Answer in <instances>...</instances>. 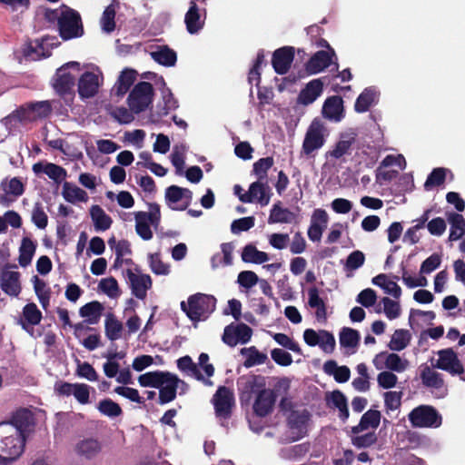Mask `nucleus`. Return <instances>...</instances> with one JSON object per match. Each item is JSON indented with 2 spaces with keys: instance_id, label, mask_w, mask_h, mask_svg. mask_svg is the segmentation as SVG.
I'll use <instances>...</instances> for the list:
<instances>
[{
  "instance_id": "nucleus-50",
  "label": "nucleus",
  "mask_w": 465,
  "mask_h": 465,
  "mask_svg": "<svg viewBox=\"0 0 465 465\" xmlns=\"http://www.w3.org/2000/svg\"><path fill=\"white\" fill-rule=\"evenodd\" d=\"M378 98V93L375 89H365L357 98L355 103V110L359 113H364L374 104Z\"/></svg>"
},
{
  "instance_id": "nucleus-7",
  "label": "nucleus",
  "mask_w": 465,
  "mask_h": 465,
  "mask_svg": "<svg viewBox=\"0 0 465 465\" xmlns=\"http://www.w3.org/2000/svg\"><path fill=\"white\" fill-rule=\"evenodd\" d=\"M310 413L305 409L292 411L288 416L286 440L296 441L303 438L309 428Z\"/></svg>"
},
{
  "instance_id": "nucleus-33",
  "label": "nucleus",
  "mask_w": 465,
  "mask_h": 465,
  "mask_svg": "<svg viewBox=\"0 0 465 465\" xmlns=\"http://www.w3.org/2000/svg\"><path fill=\"white\" fill-rule=\"evenodd\" d=\"M102 450L101 443L95 439H84L80 440L74 446V451L80 457L84 459H93Z\"/></svg>"
},
{
  "instance_id": "nucleus-28",
  "label": "nucleus",
  "mask_w": 465,
  "mask_h": 465,
  "mask_svg": "<svg viewBox=\"0 0 465 465\" xmlns=\"http://www.w3.org/2000/svg\"><path fill=\"white\" fill-rule=\"evenodd\" d=\"M60 13L58 29H84L80 14L64 5Z\"/></svg>"
},
{
  "instance_id": "nucleus-51",
  "label": "nucleus",
  "mask_w": 465,
  "mask_h": 465,
  "mask_svg": "<svg viewBox=\"0 0 465 465\" xmlns=\"http://www.w3.org/2000/svg\"><path fill=\"white\" fill-rule=\"evenodd\" d=\"M242 259L245 262L262 264L269 261L268 253L259 251L252 244L246 245L242 252Z\"/></svg>"
},
{
  "instance_id": "nucleus-2",
  "label": "nucleus",
  "mask_w": 465,
  "mask_h": 465,
  "mask_svg": "<svg viewBox=\"0 0 465 465\" xmlns=\"http://www.w3.org/2000/svg\"><path fill=\"white\" fill-rule=\"evenodd\" d=\"M142 387H152L159 390V403L165 404L173 401L180 389L182 392L187 390V384L175 374L169 371H148L138 377Z\"/></svg>"
},
{
  "instance_id": "nucleus-57",
  "label": "nucleus",
  "mask_w": 465,
  "mask_h": 465,
  "mask_svg": "<svg viewBox=\"0 0 465 465\" xmlns=\"http://www.w3.org/2000/svg\"><path fill=\"white\" fill-rule=\"evenodd\" d=\"M420 378L422 383L428 387L440 389L443 386L441 375L430 367L425 366L421 370Z\"/></svg>"
},
{
  "instance_id": "nucleus-58",
  "label": "nucleus",
  "mask_w": 465,
  "mask_h": 465,
  "mask_svg": "<svg viewBox=\"0 0 465 465\" xmlns=\"http://www.w3.org/2000/svg\"><path fill=\"white\" fill-rule=\"evenodd\" d=\"M118 5V2L114 0L105 7L100 19L101 29H115L116 7Z\"/></svg>"
},
{
  "instance_id": "nucleus-38",
  "label": "nucleus",
  "mask_w": 465,
  "mask_h": 465,
  "mask_svg": "<svg viewBox=\"0 0 465 465\" xmlns=\"http://www.w3.org/2000/svg\"><path fill=\"white\" fill-rule=\"evenodd\" d=\"M161 93L162 97L156 105V113L158 116H164L171 111L175 110L178 107V103L170 89L165 86V83L163 81Z\"/></svg>"
},
{
  "instance_id": "nucleus-1",
  "label": "nucleus",
  "mask_w": 465,
  "mask_h": 465,
  "mask_svg": "<svg viewBox=\"0 0 465 465\" xmlns=\"http://www.w3.org/2000/svg\"><path fill=\"white\" fill-rule=\"evenodd\" d=\"M30 426V414L17 412L11 421L0 423V464L8 465L24 452Z\"/></svg>"
},
{
  "instance_id": "nucleus-9",
  "label": "nucleus",
  "mask_w": 465,
  "mask_h": 465,
  "mask_svg": "<svg viewBox=\"0 0 465 465\" xmlns=\"http://www.w3.org/2000/svg\"><path fill=\"white\" fill-rule=\"evenodd\" d=\"M79 72L81 70L78 62H69L57 69L53 78V87L59 94H70L75 84V74H71L70 70Z\"/></svg>"
},
{
  "instance_id": "nucleus-46",
  "label": "nucleus",
  "mask_w": 465,
  "mask_h": 465,
  "mask_svg": "<svg viewBox=\"0 0 465 465\" xmlns=\"http://www.w3.org/2000/svg\"><path fill=\"white\" fill-rule=\"evenodd\" d=\"M232 251L233 246L231 243H223L221 245V252L213 254L211 259L213 269L231 265L232 262Z\"/></svg>"
},
{
  "instance_id": "nucleus-14",
  "label": "nucleus",
  "mask_w": 465,
  "mask_h": 465,
  "mask_svg": "<svg viewBox=\"0 0 465 465\" xmlns=\"http://www.w3.org/2000/svg\"><path fill=\"white\" fill-rule=\"evenodd\" d=\"M432 366L450 372L452 375L461 374L463 366L452 349H443L436 352Z\"/></svg>"
},
{
  "instance_id": "nucleus-8",
  "label": "nucleus",
  "mask_w": 465,
  "mask_h": 465,
  "mask_svg": "<svg viewBox=\"0 0 465 465\" xmlns=\"http://www.w3.org/2000/svg\"><path fill=\"white\" fill-rule=\"evenodd\" d=\"M87 68L79 78L78 93L82 98H90L95 95L103 84L104 76L102 71L95 65H85Z\"/></svg>"
},
{
  "instance_id": "nucleus-19",
  "label": "nucleus",
  "mask_w": 465,
  "mask_h": 465,
  "mask_svg": "<svg viewBox=\"0 0 465 465\" xmlns=\"http://www.w3.org/2000/svg\"><path fill=\"white\" fill-rule=\"evenodd\" d=\"M51 111L52 106L49 101H40L21 107L16 114L20 121L31 122L48 116Z\"/></svg>"
},
{
  "instance_id": "nucleus-52",
  "label": "nucleus",
  "mask_w": 465,
  "mask_h": 465,
  "mask_svg": "<svg viewBox=\"0 0 465 465\" xmlns=\"http://www.w3.org/2000/svg\"><path fill=\"white\" fill-rule=\"evenodd\" d=\"M329 406L335 407L340 411V417L346 420L349 417L347 401L345 396L339 391L330 392L326 396Z\"/></svg>"
},
{
  "instance_id": "nucleus-20",
  "label": "nucleus",
  "mask_w": 465,
  "mask_h": 465,
  "mask_svg": "<svg viewBox=\"0 0 465 465\" xmlns=\"http://www.w3.org/2000/svg\"><path fill=\"white\" fill-rule=\"evenodd\" d=\"M213 403L216 415L226 418L230 415L234 404L233 393L226 387H220L213 395Z\"/></svg>"
},
{
  "instance_id": "nucleus-32",
  "label": "nucleus",
  "mask_w": 465,
  "mask_h": 465,
  "mask_svg": "<svg viewBox=\"0 0 465 465\" xmlns=\"http://www.w3.org/2000/svg\"><path fill=\"white\" fill-rule=\"evenodd\" d=\"M177 367L185 375L201 381L207 386L213 385V382L210 380L205 379V377L202 374L201 371L199 370L198 365L194 363L189 356L180 358L177 361Z\"/></svg>"
},
{
  "instance_id": "nucleus-17",
  "label": "nucleus",
  "mask_w": 465,
  "mask_h": 465,
  "mask_svg": "<svg viewBox=\"0 0 465 465\" xmlns=\"http://www.w3.org/2000/svg\"><path fill=\"white\" fill-rule=\"evenodd\" d=\"M165 201L167 205L173 210H184L191 203L192 192L185 188L172 185L166 189Z\"/></svg>"
},
{
  "instance_id": "nucleus-24",
  "label": "nucleus",
  "mask_w": 465,
  "mask_h": 465,
  "mask_svg": "<svg viewBox=\"0 0 465 465\" xmlns=\"http://www.w3.org/2000/svg\"><path fill=\"white\" fill-rule=\"evenodd\" d=\"M1 289L10 296H17L21 292L20 273L5 269L1 274Z\"/></svg>"
},
{
  "instance_id": "nucleus-40",
  "label": "nucleus",
  "mask_w": 465,
  "mask_h": 465,
  "mask_svg": "<svg viewBox=\"0 0 465 465\" xmlns=\"http://www.w3.org/2000/svg\"><path fill=\"white\" fill-rule=\"evenodd\" d=\"M103 311V304L94 301L82 306L79 310V314L88 324H96L100 321Z\"/></svg>"
},
{
  "instance_id": "nucleus-60",
  "label": "nucleus",
  "mask_w": 465,
  "mask_h": 465,
  "mask_svg": "<svg viewBox=\"0 0 465 465\" xmlns=\"http://www.w3.org/2000/svg\"><path fill=\"white\" fill-rule=\"evenodd\" d=\"M187 148L184 144H177L173 146L171 154V162L176 168V173L182 174L184 168V158Z\"/></svg>"
},
{
  "instance_id": "nucleus-26",
  "label": "nucleus",
  "mask_w": 465,
  "mask_h": 465,
  "mask_svg": "<svg viewBox=\"0 0 465 465\" xmlns=\"http://www.w3.org/2000/svg\"><path fill=\"white\" fill-rule=\"evenodd\" d=\"M293 48L282 47L276 50L272 56V66L276 73L283 74L289 70L293 60Z\"/></svg>"
},
{
  "instance_id": "nucleus-56",
  "label": "nucleus",
  "mask_w": 465,
  "mask_h": 465,
  "mask_svg": "<svg viewBox=\"0 0 465 465\" xmlns=\"http://www.w3.org/2000/svg\"><path fill=\"white\" fill-rule=\"evenodd\" d=\"M42 319V312L38 310L35 303H28L23 309L22 326L27 329L28 325H37Z\"/></svg>"
},
{
  "instance_id": "nucleus-59",
  "label": "nucleus",
  "mask_w": 465,
  "mask_h": 465,
  "mask_svg": "<svg viewBox=\"0 0 465 465\" xmlns=\"http://www.w3.org/2000/svg\"><path fill=\"white\" fill-rule=\"evenodd\" d=\"M98 289L111 299H116L121 295L117 281L114 277H106L100 281Z\"/></svg>"
},
{
  "instance_id": "nucleus-21",
  "label": "nucleus",
  "mask_w": 465,
  "mask_h": 465,
  "mask_svg": "<svg viewBox=\"0 0 465 465\" xmlns=\"http://www.w3.org/2000/svg\"><path fill=\"white\" fill-rule=\"evenodd\" d=\"M321 45L328 47V50L317 52L307 63L306 70L312 74H318L328 67L331 64L332 56L335 55L334 51L325 40H322Z\"/></svg>"
},
{
  "instance_id": "nucleus-49",
  "label": "nucleus",
  "mask_w": 465,
  "mask_h": 465,
  "mask_svg": "<svg viewBox=\"0 0 465 465\" xmlns=\"http://www.w3.org/2000/svg\"><path fill=\"white\" fill-rule=\"evenodd\" d=\"M448 221L450 223V241H457L465 233V221L461 214L449 213Z\"/></svg>"
},
{
  "instance_id": "nucleus-30",
  "label": "nucleus",
  "mask_w": 465,
  "mask_h": 465,
  "mask_svg": "<svg viewBox=\"0 0 465 465\" xmlns=\"http://www.w3.org/2000/svg\"><path fill=\"white\" fill-rule=\"evenodd\" d=\"M61 193L63 198L72 204L87 203L89 200L88 194L84 190L69 182L63 183Z\"/></svg>"
},
{
  "instance_id": "nucleus-36",
  "label": "nucleus",
  "mask_w": 465,
  "mask_h": 465,
  "mask_svg": "<svg viewBox=\"0 0 465 465\" xmlns=\"http://www.w3.org/2000/svg\"><path fill=\"white\" fill-rule=\"evenodd\" d=\"M136 77L137 73L135 70L130 68L123 70L114 86L115 94L119 97H123L134 83Z\"/></svg>"
},
{
  "instance_id": "nucleus-27",
  "label": "nucleus",
  "mask_w": 465,
  "mask_h": 465,
  "mask_svg": "<svg viewBox=\"0 0 465 465\" xmlns=\"http://www.w3.org/2000/svg\"><path fill=\"white\" fill-rule=\"evenodd\" d=\"M322 115L331 122H340L344 116L342 99L339 96L326 99L322 106Z\"/></svg>"
},
{
  "instance_id": "nucleus-15",
  "label": "nucleus",
  "mask_w": 465,
  "mask_h": 465,
  "mask_svg": "<svg viewBox=\"0 0 465 465\" xmlns=\"http://www.w3.org/2000/svg\"><path fill=\"white\" fill-rule=\"evenodd\" d=\"M303 340L309 346H319L326 353H331L336 345L333 334L326 330L306 329L303 331Z\"/></svg>"
},
{
  "instance_id": "nucleus-42",
  "label": "nucleus",
  "mask_w": 465,
  "mask_h": 465,
  "mask_svg": "<svg viewBox=\"0 0 465 465\" xmlns=\"http://www.w3.org/2000/svg\"><path fill=\"white\" fill-rule=\"evenodd\" d=\"M371 282L374 285L381 287L385 293L395 299H399L401 295V287L386 274H379L372 278Z\"/></svg>"
},
{
  "instance_id": "nucleus-31",
  "label": "nucleus",
  "mask_w": 465,
  "mask_h": 465,
  "mask_svg": "<svg viewBox=\"0 0 465 465\" xmlns=\"http://www.w3.org/2000/svg\"><path fill=\"white\" fill-rule=\"evenodd\" d=\"M274 402L273 392L271 390H262L255 399L253 410L257 415L265 416L272 411Z\"/></svg>"
},
{
  "instance_id": "nucleus-54",
  "label": "nucleus",
  "mask_w": 465,
  "mask_h": 465,
  "mask_svg": "<svg viewBox=\"0 0 465 465\" xmlns=\"http://www.w3.org/2000/svg\"><path fill=\"white\" fill-rule=\"evenodd\" d=\"M241 354L244 357V366L247 368L262 364L267 360V355L260 352L254 346L242 348Z\"/></svg>"
},
{
  "instance_id": "nucleus-45",
  "label": "nucleus",
  "mask_w": 465,
  "mask_h": 465,
  "mask_svg": "<svg viewBox=\"0 0 465 465\" xmlns=\"http://www.w3.org/2000/svg\"><path fill=\"white\" fill-rule=\"evenodd\" d=\"M375 312L377 313L383 312L389 320H395L400 317L401 309L399 302L383 297L381 303L376 307Z\"/></svg>"
},
{
  "instance_id": "nucleus-22",
  "label": "nucleus",
  "mask_w": 465,
  "mask_h": 465,
  "mask_svg": "<svg viewBox=\"0 0 465 465\" xmlns=\"http://www.w3.org/2000/svg\"><path fill=\"white\" fill-rule=\"evenodd\" d=\"M329 223V215L323 209H315L311 217L308 237L312 242H320Z\"/></svg>"
},
{
  "instance_id": "nucleus-18",
  "label": "nucleus",
  "mask_w": 465,
  "mask_h": 465,
  "mask_svg": "<svg viewBox=\"0 0 465 465\" xmlns=\"http://www.w3.org/2000/svg\"><path fill=\"white\" fill-rule=\"evenodd\" d=\"M271 200V191L267 183L264 181H257L252 183L248 192L240 195V201L242 203L256 202L262 206H266Z\"/></svg>"
},
{
  "instance_id": "nucleus-5",
  "label": "nucleus",
  "mask_w": 465,
  "mask_h": 465,
  "mask_svg": "<svg viewBox=\"0 0 465 465\" xmlns=\"http://www.w3.org/2000/svg\"><path fill=\"white\" fill-rule=\"evenodd\" d=\"M329 133L323 123L319 119H314L309 125L302 147V153L307 156H312L320 150L325 143Z\"/></svg>"
},
{
  "instance_id": "nucleus-37",
  "label": "nucleus",
  "mask_w": 465,
  "mask_h": 465,
  "mask_svg": "<svg viewBox=\"0 0 465 465\" xmlns=\"http://www.w3.org/2000/svg\"><path fill=\"white\" fill-rule=\"evenodd\" d=\"M90 216L96 232L107 231L112 226V218L99 205L91 206Z\"/></svg>"
},
{
  "instance_id": "nucleus-43",
  "label": "nucleus",
  "mask_w": 465,
  "mask_h": 465,
  "mask_svg": "<svg viewBox=\"0 0 465 465\" xmlns=\"http://www.w3.org/2000/svg\"><path fill=\"white\" fill-rule=\"evenodd\" d=\"M204 20L201 18L200 10L195 0L190 2V7L185 14L184 23L186 29H202L204 25Z\"/></svg>"
},
{
  "instance_id": "nucleus-55",
  "label": "nucleus",
  "mask_w": 465,
  "mask_h": 465,
  "mask_svg": "<svg viewBox=\"0 0 465 465\" xmlns=\"http://www.w3.org/2000/svg\"><path fill=\"white\" fill-rule=\"evenodd\" d=\"M36 245L29 238H24L19 249V264L22 267H26L31 263L32 259L35 252Z\"/></svg>"
},
{
  "instance_id": "nucleus-47",
  "label": "nucleus",
  "mask_w": 465,
  "mask_h": 465,
  "mask_svg": "<svg viewBox=\"0 0 465 465\" xmlns=\"http://www.w3.org/2000/svg\"><path fill=\"white\" fill-rule=\"evenodd\" d=\"M294 214L287 208H282L280 203L273 204L270 215L268 218V223L270 224L273 223H290L294 219Z\"/></svg>"
},
{
  "instance_id": "nucleus-3",
  "label": "nucleus",
  "mask_w": 465,
  "mask_h": 465,
  "mask_svg": "<svg viewBox=\"0 0 465 465\" xmlns=\"http://www.w3.org/2000/svg\"><path fill=\"white\" fill-rule=\"evenodd\" d=\"M215 304L213 296L197 293L189 297L187 302H182L181 307L192 321L198 322L207 319L214 311Z\"/></svg>"
},
{
  "instance_id": "nucleus-35",
  "label": "nucleus",
  "mask_w": 465,
  "mask_h": 465,
  "mask_svg": "<svg viewBox=\"0 0 465 465\" xmlns=\"http://www.w3.org/2000/svg\"><path fill=\"white\" fill-rule=\"evenodd\" d=\"M108 244L111 249L114 251L116 255L114 264V268H120L124 263H129L131 262L129 259L124 258L131 253L130 243L127 241H116L114 237H112L109 239Z\"/></svg>"
},
{
  "instance_id": "nucleus-41",
  "label": "nucleus",
  "mask_w": 465,
  "mask_h": 465,
  "mask_svg": "<svg viewBox=\"0 0 465 465\" xmlns=\"http://www.w3.org/2000/svg\"><path fill=\"white\" fill-rule=\"evenodd\" d=\"M323 84L321 79H314L307 84L299 95V102L302 104L313 103L322 94Z\"/></svg>"
},
{
  "instance_id": "nucleus-25",
  "label": "nucleus",
  "mask_w": 465,
  "mask_h": 465,
  "mask_svg": "<svg viewBox=\"0 0 465 465\" xmlns=\"http://www.w3.org/2000/svg\"><path fill=\"white\" fill-rule=\"evenodd\" d=\"M33 172L35 174L45 173L55 183H61L67 176L65 169L52 163H36L33 165Z\"/></svg>"
},
{
  "instance_id": "nucleus-64",
  "label": "nucleus",
  "mask_w": 465,
  "mask_h": 465,
  "mask_svg": "<svg viewBox=\"0 0 465 465\" xmlns=\"http://www.w3.org/2000/svg\"><path fill=\"white\" fill-rule=\"evenodd\" d=\"M149 266L157 275H167L170 272V266L161 260L158 253L149 255Z\"/></svg>"
},
{
  "instance_id": "nucleus-16",
  "label": "nucleus",
  "mask_w": 465,
  "mask_h": 465,
  "mask_svg": "<svg viewBox=\"0 0 465 465\" xmlns=\"http://www.w3.org/2000/svg\"><path fill=\"white\" fill-rule=\"evenodd\" d=\"M252 335V330L244 323L230 324L225 327L223 341L227 345L233 347L238 343H247Z\"/></svg>"
},
{
  "instance_id": "nucleus-39",
  "label": "nucleus",
  "mask_w": 465,
  "mask_h": 465,
  "mask_svg": "<svg viewBox=\"0 0 465 465\" xmlns=\"http://www.w3.org/2000/svg\"><path fill=\"white\" fill-rule=\"evenodd\" d=\"M381 421V412L379 411L370 410L365 412L360 423L351 429L353 434H358L365 430H375Z\"/></svg>"
},
{
  "instance_id": "nucleus-11",
  "label": "nucleus",
  "mask_w": 465,
  "mask_h": 465,
  "mask_svg": "<svg viewBox=\"0 0 465 465\" xmlns=\"http://www.w3.org/2000/svg\"><path fill=\"white\" fill-rule=\"evenodd\" d=\"M124 277L136 298L143 300L146 297L147 291L152 287L150 275L143 273L137 266H134L124 272Z\"/></svg>"
},
{
  "instance_id": "nucleus-48",
  "label": "nucleus",
  "mask_w": 465,
  "mask_h": 465,
  "mask_svg": "<svg viewBox=\"0 0 465 465\" xmlns=\"http://www.w3.org/2000/svg\"><path fill=\"white\" fill-rule=\"evenodd\" d=\"M411 340V334L408 330H396L389 341L388 347L393 351H401L404 350Z\"/></svg>"
},
{
  "instance_id": "nucleus-6",
  "label": "nucleus",
  "mask_w": 465,
  "mask_h": 465,
  "mask_svg": "<svg viewBox=\"0 0 465 465\" xmlns=\"http://www.w3.org/2000/svg\"><path fill=\"white\" fill-rule=\"evenodd\" d=\"M61 44L57 35H46L41 38L31 40L23 48L24 55L31 60L48 57L51 51Z\"/></svg>"
},
{
  "instance_id": "nucleus-62",
  "label": "nucleus",
  "mask_w": 465,
  "mask_h": 465,
  "mask_svg": "<svg viewBox=\"0 0 465 465\" xmlns=\"http://www.w3.org/2000/svg\"><path fill=\"white\" fill-rule=\"evenodd\" d=\"M381 371L377 375L378 386L384 390H390L396 386L398 377L392 371L381 370Z\"/></svg>"
},
{
  "instance_id": "nucleus-44",
  "label": "nucleus",
  "mask_w": 465,
  "mask_h": 465,
  "mask_svg": "<svg viewBox=\"0 0 465 465\" xmlns=\"http://www.w3.org/2000/svg\"><path fill=\"white\" fill-rule=\"evenodd\" d=\"M151 57L158 64L164 66H173L176 63V53L168 46H158L150 53Z\"/></svg>"
},
{
  "instance_id": "nucleus-61",
  "label": "nucleus",
  "mask_w": 465,
  "mask_h": 465,
  "mask_svg": "<svg viewBox=\"0 0 465 465\" xmlns=\"http://www.w3.org/2000/svg\"><path fill=\"white\" fill-rule=\"evenodd\" d=\"M97 409L102 414L109 418L118 417L123 412L120 405L112 401L111 399H105L101 401L98 403Z\"/></svg>"
},
{
  "instance_id": "nucleus-13",
  "label": "nucleus",
  "mask_w": 465,
  "mask_h": 465,
  "mask_svg": "<svg viewBox=\"0 0 465 465\" xmlns=\"http://www.w3.org/2000/svg\"><path fill=\"white\" fill-rule=\"evenodd\" d=\"M372 364L377 370L401 373L410 367V361L394 352L381 351L374 356Z\"/></svg>"
},
{
  "instance_id": "nucleus-23",
  "label": "nucleus",
  "mask_w": 465,
  "mask_h": 465,
  "mask_svg": "<svg viewBox=\"0 0 465 465\" xmlns=\"http://www.w3.org/2000/svg\"><path fill=\"white\" fill-rule=\"evenodd\" d=\"M306 306L314 311V316L320 322L327 320V304L320 295V290L315 287H310L307 290Z\"/></svg>"
},
{
  "instance_id": "nucleus-10",
  "label": "nucleus",
  "mask_w": 465,
  "mask_h": 465,
  "mask_svg": "<svg viewBox=\"0 0 465 465\" xmlns=\"http://www.w3.org/2000/svg\"><path fill=\"white\" fill-rule=\"evenodd\" d=\"M153 89L150 83H138L131 91L127 102L132 112L139 114L149 107L153 102Z\"/></svg>"
},
{
  "instance_id": "nucleus-12",
  "label": "nucleus",
  "mask_w": 465,
  "mask_h": 465,
  "mask_svg": "<svg viewBox=\"0 0 465 465\" xmlns=\"http://www.w3.org/2000/svg\"><path fill=\"white\" fill-rule=\"evenodd\" d=\"M409 420L413 427L418 428H438L441 425V416L434 408L427 405L413 409Z\"/></svg>"
},
{
  "instance_id": "nucleus-34",
  "label": "nucleus",
  "mask_w": 465,
  "mask_h": 465,
  "mask_svg": "<svg viewBox=\"0 0 465 465\" xmlns=\"http://www.w3.org/2000/svg\"><path fill=\"white\" fill-rule=\"evenodd\" d=\"M360 342V333L358 331L349 327H344L340 332V344L344 349L345 353L353 354L356 352Z\"/></svg>"
},
{
  "instance_id": "nucleus-53",
  "label": "nucleus",
  "mask_w": 465,
  "mask_h": 465,
  "mask_svg": "<svg viewBox=\"0 0 465 465\" xmlns=\"http://www.w3.org/2000/svg\"><path fill=\"white\" fill-rule=\"evenodd\" d=\"M104 329L105 335L110 341H116L122 336L123 324L113 313L106 315Z\"/></svg>"
},
{
  "instance_id": "nucleus-63",
  "label": "nucleus",
  "mask_w": 465,
  "mask_h": 465,
  "mask_svg": "<svg viewBox=\"0 0 465 465\" xmlns=\"http://www.w3.org/2000/svg\"><path fill=\"white\" fill-rule=\"evenodd\" d=\"M273 340L282 347L292 351L293 352L302 353V350L298 342H296L292 338L289 337L284 333H273L272 334Z\"/></svg>"
},
{
  "instance_id": "nucleus-29",
  "label": "nucleus",
  "mask_w": 465,
  "mask_h": 465,
  "mask_svg": "<svg viewBox=\"0 0 465 465\" xmlns=\"http://www.w3.org/2000/svg\"><path fill=\"white\" fill-rule=\"evenodd\" d=\"M355 138L356 133L352 130L341 133L339 141L336 143L334 148L328 152V154L335 159L342 157L349 153L351 146L355 142Z\"/></svg>"
},
{
  "instance_id": "nucleus-4",
  "label": "nucleus",
  "mask_w": 465,
  "mask_h": 465,
  "mask_svg": "<svg viewBox=\"0 0 465 465\" xmlns=\"http://www.w3.org/2000/svg\"><path fill=\"white\" fill-rule=\"evenodd\" d=\"M134 220L136 233L143 241H150L153 236L152 228L157 229L160 224V206L157 203H151L148 212H134Z\"/></svg>"
}]
</instances>
